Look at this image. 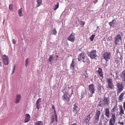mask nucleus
<instances>
[{"label": "nucleus", "mask_w": 125, "mask_h": 125, "mask_svg": "<svg viewBox=\"0 0 125 125\" xmlns=\"http://www.w3.org/2000/svg\"><path fill=\"white\" fill-rule=\"evenodd\" d=\"M78 61H82L84 62H86L88 64L90 63V61L86 57V54L83 52L79 54L78 57Z\"/></svg>", "instance_id": "f257e3e1"}, {"label": "nucleus", "mask_w": 125, "mask_h": 125, "mask_svg": "<svg viewBox=\"0 0 125 125\" xmlns=\"http://www.w3.org/2000/svg\"><path fill=\"white\" fill-rule=\"evenodd\" d=\"M110 100L109 97H104L102 101L100 100L98 104V106L100 107L103 106H107L109 105L110 103Z\"/></svg>", "instance_id": "f03ea898"}, {"label": "nucleus", "mask_w": 125, "mask_h": 125, "mask_svg": "<svg viewBox=\"0 0 125 125\" xmlns=\"http://www.w3.org/2000/svg\"><path fill=\"white\" fill-rule=\"evenodd\" d=\"M123 34L120 32L114 38V42L115 45L119 44L122 42Z\"/></svg>", "instance_id": "7ed1b4c3"}, {"label": "nucleus", "mask_w": 125, "mask_h": 125, "mask_svg": "<svg viewBox=\"0 0 125 125\" xmlns=\"http://www.w3.org/2000/svg\"><path fill=\"white\" fill-rule=\"evenodd\" d=\"M107 82L108 83L107 86V88L111 89H114L115 86L113 83L112 79L110 78H107Z\"/></svg>", "instance_id": "20e7f679"}, {"label": "nucleus", "mask_w": 125, "mask_h": 125, "mask_svg": "<svg viewBox=\"0 0 125 125\" xmlns=\"http://www.w3.org/2000/svg\"><path fill=\"white\" fill-rule=\"evenodd\" d=\"M87 54L88 56L91 59H95L97 57L96 51V50H94L90 52H88Z\"/></svg>", "instance_id": "39448f33"}, {"label": "nucleus", "mask_w": 125, "mask_h": 125, "mask_svg": "<svg viewBox=\"0 0 125 125\" xmlns=\"http://www.w3.org/2000/svg\"><path fill=\"white\" fill-rule=\"evenodd\" d=\"M100 114V111L96 110L95 115L94 116V123L95 125H97L99 121V117Z\"/></svg>", "instance_id": "423d86ee"}, {"label": "nucleus", "mask_w": 125, "mask_h": 125, "mask_svg": "<svg viewBox=\"0 0 125 125\" xmlns=\"http://www.w3.org/2000/svg\"><path fill=\"white\" fill-rule=\"evenodd\" d=\"M116 119V117L115 114H112L111 118L109 121V125H115Z\"/></svg>", "instance_id": "0eeeda50"}, {"label": "nucleus", "mask_w": 125, "mask_h": 125, "mask_svg": "<svg viewBox=\"0 0 125 125\" xmlns=\"http://www.w3.org/2000/svg\"><path fill=\"white\" fill-rule=\"evenodd\" d=\"M68 93H64L62 97V99L67 103L69 101L71 98V96L70 95H69V96H68Z\"/></svg>", "instance_id": "6e6552de"}, {"label": "nucleus", "mask_w": 125, "mask_h": 125, "mask_svg": "<svg viewBox=\"0 0 125 125\" xmlns=\"http://www.w3.org/2000/svg\"><path fill=\"white\" fill-rule=\"evenodd\" d=\"M123 83H118L117 85V94H119L123 90V86L122 84Z\"/></svg>", "instance_id": "1a4fd4ad"}, {"label": "nucleus", "mask_w": 125, "mask_h": 125, "mask_svg": "<svg viewBox=\"0 0 125 125\" xmlns=\"http://www.w3.org/2000/svg\"><path fill=\"white\" fill-rule=\"evenodd\" d=\"M2 60L5 65H8L9 63V58L5 55H4L2 57Z\"/></svg>", "instance_id": "9d476101"}, {"label": "nucleus", "mask_w": 125, "mask_h": 125, "mask_svg": "<svg viewBox=\"0 0 125 125\" xmlns=\"http://www.w3.org/2000/svg\"><path fill=\"white\" fill-rule=\"evenodd\" d=\"M111 55V54L110 52H104L103 54L104 58L106 60V62L110 59Z\"/></svg>", "instance_id": "9b49d317"}, {"label": "nucleus", "mask_w": 125, "mask_h": 125, "mask_svg": "<svg viewBox=\"0 0 125 125\" xmlns=\"http://www.w3.org/2000/svg\"><path fill=\"white\" fill-rule=\"evenodd\" d=\"M75 35L74 33L73 32H72L67 38L68 40L72 42H74L75 41Z\"/></svg>", "instance_id": "f8f14e48"}, {"label": "nucleus", "mask_w": 125, "mask_h": 125, "mask_svg": "<svg viewBox=\"0 0 125 125\" xmlns=\"http://www.w3.org/2000/svg\"><path fill=\"white\" fill-rule=\"evenodd\" d=\"M77 104L76 103L74 104L73 105L74 107L73 108V112L75 115L77 114L79 111L80 109H78Z\"/></svg>", "instance_id": "ddd939ff"}, {"label": "nucleus", "mask_w": 125, "mask_h": 125, "mask_svg": "<svg viewBox=\"0 0 125 125\" xmlns=\"http://www.w3.org/2000/svg\"><path fill=\"white\" fill-rule=\"evenodd\" d=\"M97 74L100 77V79L102 80L103 78V74L102 70L100 67L98 68V70L96 71Z\"/></svg>", "instance_id": "4468645a"}, {"label": "nucleus", "mask_w": 125, "mask_h": 125, "mask_svg": "<svg viewBox=\"0 0 125 125\" xmlns=\"http://www.w3.org/2000/svg\"><path fill=\"white\" fill-rule=\"evenodd\" d=\"M123 84H125V70H123L120 75Z\"/></svg>", "instance_id": "2eb2a0df"}, {"label": "nucleus", "mask_w": 125, "mask_h": 125, "mask_svg": "<svg viewBox=\"0 0 125 125\" xmlns=\"http://www.w3.org/2000/svg\"><path fill=\"white\" fill-rule=\"evenodd\" d=\"M89 90L90 92L92 93V94H93L94 93L95 90V88L94 87V85L93 84H91L89 85L88 86Z\"/></svg>", "instance_id": "dca6fc26"}, {"label": "nucleus", "mask_w": 125, "mask_h": 125, "mask_svg": "<svg viewBox=\"0 0 125 125\" xmlns=\"http://www.w3.org/2000/svg\"><path fill=\"white\" fill-rule=\"evenodd\" d=\"M106 117H107V118L109 117L110 115V112L109 109L108 108H106L105 109V114Z\"/></svg>", "instance_id": "f3484780"}, {"label": "nucleus", "mask_w": 125, "mask_h": 125, "mask_svg": "<svg viewBox=\"0 0 125 125\" xmlns=\"http://www.w3.org/2000/svg\"><path fill=\"white\" fill-rule=\"evenodd\" d=\"M91 114L90 113L87 116H86L85 117V120H84V122L86 124L88 123L91 120V117L90 115Z\"/></svg>", "instance_id": "a211bd4d"}, {"label": "nucleus", "mask_w": 125, "mask_h": 125, "mask_svg": "<svg viewBox=\"0 0 125 125\" xmlns=\"http://www.w3.org/2000/svg\"><path fill=\"white\" fill-rule=\"evenodd\" d=\"M30 115L28 114H26L25 115L24 122L26 123L29 122L30 120Z\"/></svg>", "instance_id": "6ab92c4d"}, {"label": "nucleus", "mask_w": 125, "mask_h": 125, "mask_svg": "<svg viewBox=\"0 0 125 125\" xmlns=\"http://www.w3.org/2000/svg\"><path fill=\"white\" fill-rule=\"evenodd\" d=\"M119 114L120 115L122 116L123 114H124V111L122 105H120L119 106Z\"/></svg>", "instance_id": "aec40b11"}, {"label": "nucleus", "mask_w": 125, "mask_h": 125, "mask_svg": "<svg viewBox=\"0 0 125 125\" xmlns=\"http://www.w3.org/2000/svg\"><path fill=\"white\" fill-rule=\"evenodd\" d=\"M21 98V96L20 94H18L16 96L15 103L16 104L19 103Z\"/></svg>", "instance_id": "412c9836"}, {"label": "nucleus", "mask_w": 125, "mask_h": 125, "mask_svg": "<svg viewBox=\"0 0 125 125\" xmlns=\"http://www.w3.org/2000/svg\"><path fill=\"white\" fill-rule=\"evenodd\" d=\"M125 93H122L119 96L118 98V100L119 102L122 101L123 99V97L124 96Z\"/></svg>", "instance_id": "4be33fe9"}, {"label": "nucleus", "mask_w": 125, "mask_h": 125, "mask_svg": "<svg viewBox=\"0 0 125 125\" xmlns=\"http://www.w3.org/2000/svg\"><path fill=\"white\" fill-rule=\"evenodd\" d=\"M75 65V61L74 60V59H73L70 65V69L73 70H74V66Z\"/></svg>", "instance_id": "5701e85b"}, {"label": "nucleus", "mask_w": 125, "mask_h": 125, "mask_svg": "<svg viewBox=\"0 0 125 125\" xmlns=\"http://www.w3.org/2000/svg\"><path fill=\"white\" fill-rule=\"evenodd\" d=\"M57 33V31H56V28H54L51 31V34L52 35H56Z\"/></svg>", "instance_id": "b1692460"}, {"label": "nucleus", "mask_w": 125, "mask_h": 125, "mask_svg": "<svg viewBox=\"0 0 125 125\" xmlns=\"http://www.w3.org/2000/svg\"><path fill=\"white\" fill-rule=\"evenodd\" d=\"M36 2L37 3V4L36 7H38L42 5V0H37Z\"/></svg>", "instance_id": "393cba45"}, {"label": "nucleus", "mask_w": 125, "mask_h": 125, "mask_svg": "<svg viewBox=\"0 0 125 125\" xmlns=\"http://www.w3.org/2000/svg\"><path fill=\"white\" fill-rule=\"evenodd\" d=\"M115 20H113L111 22H109V24L110 26L111 27L113 25H114L115 23Z\"/></svg>", "instance_id": "a878e982"}, {"label": "nucleus", "mask_w": 125, "mask_h": 125, "mask_svg": "<svg viewBox=\"0 0 125 125\" xmlns=\"http://www.w3.org/2000/svg\"><path fill=\"white\" fill-rule=\"evenodd\" d=\"M18 13L20 16L21 17L23 16V14L22 13V8H21L18 11Z\"/></svg>", "instance_id": "bb28decb"}, {"label": "nucleus", "mask_w": 125, "mask_h": 125, "mask_svg": "<svg viewBox=\"0 0 125 125\" xmlns=\"http://www.w3.org/2000/svg\"><path fill=\"white\" fill-rule=\"evenodd\" d=\"M43 122L41 121H38L36 122L34 125H42Z\"/></svg>", "instance_id": "cd10ccee"}, {"label": "nucleus", "mask_w": 125, "mask_h": 125, "mask_svg": "<svg viewBox=\"0 0 125 125\" xmlns=\"http://www.w3.org/2000/svg\"><path fill=\"white\" fill-rule=\"evenodd\" d=\"M59 7V2H57V4L56 5H55V8H54L53 10H56Z\"/></svg>", "instance_id": "c85d7f7f"}, {"label": "nucleus", "mask_w": 125, "mask_h": 125, "mask_svg": "<svg viewBox=\"0 0 125 125\" xmlns=\"http://www.w3.org/2000/svg\"><path fill=\"white\" fill-rule=\"evenodd\" d=\"M95 36V35L92 34L90 37L89 39L91 41H93L94 38Z\"/></svg>", "instance_id": "c756f323"}, {"label": "nucleus", "mask_w": 125, "mask_h": 125, "mask_svg": "<svg viewBox=\"0 0 125 125\" xmlns=\"http://www.w3.org/2000/svg\"><path fill=\"white\" fill-rule=\"evenodd\" d=\"M53 59V55H50V56L49 58L48 59V61L49 62H52V60Z\"/></svg>", "instance_id": "7c9ffc66"}, {"label": "nucleus", "mask_w": 125, "mask_h": 125, "mask_svg": "<svg viewBox=\"0 0 125 125\" xmlns=\"http://www.w3.org/2000/svg\"><path fill=\"white\" fill-rule=\"evenodd\" d=\"M86 94V93L85 92H82L81 93V96L82 97L81 98H83L84 97Z\"/></svg>", "instance_id": "2f4dec72"}, {"label": "nucleus", "mask_w": 125, "mask_h": 125, "mask_svg": "<svg viewBox=\"0 0 125 125\" xmlns=\"http://www.w3.org/2000/svg\"><path fill=\"white\" fill-rule=\"evenodd\" d=\"M41 98H39L37 101L36 104H39V103L40 102H41Z\"/></svg>", "instance_id": "473e14b6"}, {"label": "nucleus", "mask_w": 125, "mask_h": 125, "mask_svg": "<svg viewBox=\"0 0 125 125\" xmlns=\"http://www.w3.org/2000/svg\"><path fill=\"white\" fill-rule=\"evenodd\" d=\"M9 9L10 10H12L13 9V6L12 4H10L9 5Z\"/></svg>", "instance_id": "72a5a7b5"}, {"label": "nucleus", "mask_w": 125, "mask_h": 125, "mask_svg": "<svg viewBox=\"0 0 125 125\" xmlns=\"http://www.w3.org/2000/svg\"><path fill=\"white\" fill-rule=\"evenodd\" d=\"M29 59L28 58H27L25 61V66L26 67L29 64Z\"/></svg>", "instance_id": "f704fd0d"}, {"label": "nucleus", "mask_w": 125, "mask_h": 125, "mask_svg": "<svg viewBox=\"0 0 125 125\" xmlns=\"http://www.w3.org/2000/svg\"><path fill=\"white\" fill-rule=\"evenodd\" d=\"M85 23V22L81 21L80 22V25L81 26L82 25V27H83Z\"/></svg>", "instance_id": "c9c22d12"}, {"label": "nucleus", "mask_w": 125, "mask_h": 125, "mask_svg": "<svg viewBox=\"0 0 125 125\" xmlns=\"http://www.w3.org/2000/svg\"><path fill=\"white\" fill-rule=\"evenodd\" d=\"M54 121V116L53 115H52V120L51 122V124H52Z\"/></svg>", "instance_id": "e433bc0d"}, {"label": "nucleus", "mask_w": 125, "mask_h": 125, "mask_svg": "<svg viewBox=\"0 0 125 125\" xmlns=\"http://www.w3.org/2000/svg\"><path fill=\"white\" fill-rule=\"evenodd\" d=\"M54 118L55 119V121L56 122H57L58 121V117L57 115H54Z\"/></svg>", "instance_id": "4c0bfd02"}, {"label": "nucleus", "mask_w": 125, "mask_h": 125, "mask_svg": "<svg viewBox=\"0 0 125 125\" xmlns=\"http://www.w3.org/2000/svg\"><path fill=\"white\" fill-rule=\"evenodd\" d=\"M12 42L13 44H16V41L14 39H13L12 40Z\"/></svg>", "instance_id": "58836bf2"}, {"label": "nucleus", "mask_w": 125, "mask_h": 125, "mask_svg": "<svg viewBox=\"0 0 125 125\" xmlns=\"http://www.w3.org/2000/svg\"><path fill=\"white\" fill-rule=\"evenodd\" d=\"M83 75L85 76V80H87L88 79V75H85L84 74Z\"/></svg>", "instance_id": "ea45409f"}, {"label": "nucleus", "mask_w": 125, "mask_h": 125, "mask_svg": "<svg viewBox=\"0 0 125 125\" xmlns=\"http://www.w3.org/2000/svg\"><path fill=\"white\" fill-rule=\"evenodd\" d=\"M54 115H57V114L56 113V111L55 109L54 110Z\"/></svg>", "instance_id": "a19ab883"}, {"label": "nucleus", "mask_w": 125, "mask_h": 125, "mask_svg": "<svg viewBox=\"0 0 125 125\" xmlns=\"http://www.w3.org/2000/svg\"><path fill=\"white\" fill-rule=\"evenodd\" d=\"M36 104V107H37V108L38 109L39 108V104Z\"/></svg>", "instance_id": "79ce46f5"}, {"label": "nucleus", "mask_w": 125, "mask_h": 125, "mask_svg": "<svg viewBox=\"0 0 125 125\" xmlns=\"http://www.w3.org/2000/svg\"><path fill=\"white\" fill-rule=\"evenodd\" d=\"M123 107L124 108V110H125V102L124 103H123Z\"/></svg>", "instance_id": "37998d69"}, {"label": "nucleus", "mask_w": 125, "mask_h": 125, "mask_svg": "<svg viewBox=\"0 0 125 125\" xmlns=\"http://www.w3.org/2000/svg\"><path fill=\"white\" fill-rule=\"evenodd\" d=\"M98 125H102V122H99L98 123Z\"/></svg>", "instance_id": "c03bdc74"}, {"label": "nucleus", "mask_w": 125, "mask_h": 125, "mask_svg": "<svg viewBox=\"0 0 125 125\" xmlns=\"http://www.w3.org/2000/svg\"><path fill=\"white\" fill-rule=\"evenodd\" d=\"M15 65H14V67L13 69V70L15 71Z\"/></svg>", "instance_id": "a18cd8bd"}, {"label": "nucleus", "mask_w": 125, "mask_h": 125, "mask_svg": "<svg viewBox=\"0 0 125 125\" xmlns=\"http://www.w3.org/2000/svg\"><path fill=\"white\" fill-rule=\"evenodd\" d=\"M52 108L53 109H54V110L55 109V107L53 105H52Z\"/></svg>", "instance_id": "49530a36"}, {"label": "nucleus", "mask_w": 125, "mask_h": 125, "mask_svg": "<svg viewBox=\"0 0 125 125\" xmlns=\"http://www.w3.org/2000/svg\"><path fill=\"white\" fill-rule=\"evenodd\" d=\"M120 59L121 60H122L123 59V58L122 57V56L121 55H120Z\"/></svg>", "instance_id": "de8ad7c7"}, {"label": "nucleus", "mask_w": 125, "mask_h": 125, "mask_svg": "<svg viewBox=\"0 0 125 125\" xmlns=\"http://www.w3.org/2000/svg\"><path fill=\"white\" fill-rule=\"evenodd\" d=\"M71 125H77L76 123H73V124H71Z\"/></svg>", "instance_id": "09e8293b"}, {"label": "nucleus", "mask_w": 125, "mask_h": 125, "mask_svg": "<svg viewBox=\"0 0 125 125\" xmlns=\"http://www.w3.org/2000/svg\"><path fill=\"white\" fill-rule=\"evenodd\" d=\"M85 73L86 74L88 75V74H87V71L86 70H85Z\"/></svg>", "instance_id": "8fccbe9b"}, {"label": "nucleus", "mask_w": 125, "mask_h": 125, "mask_svg": "<svg viewBox=\"0 0 125 125\" xmlns=\"http://www.w3.org/2000/svg\"><path fill=\"white\" fill-rule=\"evenodd\" d=\"M117 53H119V50L118 49L117 50Z\"/></svg>", "instance_id": "3c124183"}, {"label": "nucleus", "mask_w": 125, "mask_h": 125, "mask_svg": "<svg viewBox=\"0 0 125 125\" xmlns=\"http://www.w3.org/2000/svg\"><path fill=\"white\" fill-rule=\"evenodd\" d=\"M120 124L122 125H124L123 122H121L120 123Z\"/></svg>", "instance_id": "603ef678"}, {"label": "nucleus", "mask_w": 125, "mask_h": 125, "mask_svg": "<svg viewBox=\"0 0 125 125\" xmlns=\"http://www.w3.org/2000/svg\"><path fill=\"white\" fill-rule=\"evenodd\" d=\"M14 71H12V74H13L14 73Z\"/></svg>", "instance_id": "864d4df0"}, {"label": "nucleus", "mask_w": 125, "mask_h": 125, "mask_svg": "<svg viewBox=\"0 0 125 125\" xmlns=\"http://www.w3.org/2000/svg\"><path fill=\"white\" fill-rule=\"evenodd\" d=\"M97 2V0L95 2H94L95 3L96 2Z\"/></svg>", "instance_id": "5fc2aeb1"}, {"label": "nucleus", "mask_w": 125, "mask_h": 125, "mask_svg": "<svg viewBox=\"0 0 125 125\" xmlns=\"http://www.w3.org/2000/svg\"><path fill=\"white\" fill-rule=\"evenodd\" d=\"M56 57L57 58H58L59 57V56L58 55H57L56 56Z\"/></svg>", "instance_id": "6e6d98bb"}, {"label": "nucleus", "mask_w": 125, "mask_h": 125, "mask_svg": "<svg viewBox=\"0 0 125 125\" xmlns=\"http://www.w3.org/2000/svg\"><path fill=\"white\" fill-rule=\"evenodd\" d=\"M124 49H125V45H124Z\"/></svg>", "instance_id": "4d7b16f0"}, {"label": "nucleus", "mask_w": 125, "mask_h": 125, "mask_svg": "<svg viewBox=\"0 0 125 125\" xmlns=\"http://www.w3.org/2000/svg\"><path fill=\"white\" fill-rule=\"evenodd\" d=\"M103 116H104V115H102V117H103Z\"/></svg>", "instance_id": "13d9d810"}, {"label": "nucleus", "mask_w": 125, "mask_h": 125, "mask_svg": "<svg viewBox=\"0 0 125 125\" xmlns=\"http://www.w3.org/2000/svg\"><path fill=\"white\" fill-rule=\"evenodd\" d=\"M0 64H1V62H0Z\"/></svg>", "instance_id": "bf43d9fd"}]
</instances>
